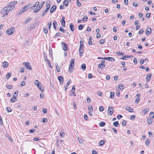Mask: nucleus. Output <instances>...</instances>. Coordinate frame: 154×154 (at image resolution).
<instances>
[{
  "label": "nucleus",
  "mask_w": 154,
  "mask_h": 154,
  "mask_svg": "<svg viewBox=\"0 0 154 154\" xmlns=\"http://www.w3.org/2000/svg\"><path fill=\"white\" fill-rule=\"evenodd\" d=\"M23 65L25 68L29 70H31L32 69L30 63L29 62H24L23 63Z\"/></svg>",
  "instance_id": "f257e3e1"
},
{
  "label": "nucleus",
  "mask_w": 154,
  "mask_h": 154,
  "mask_svg": "<svg viewBox=\"0 0 154 154\" xmlns=\"http://www.w3.org/2000/svg\"><path fill=\"white\" fill-rule=\"evenodd\" d=\"M14 32V28L8 29L6 31V33L8 35H11L13 34Z\"/></svg>",
  "instance_id": "f03ea898"
},
{
  "label": "nucleus",
  "mask_w": 154,
  "mask_h": 154,
  "mask_svg": "<svg viewBox=\"0 0 154 154\" xmlns=\"http://www.w3.org/2000/svg\"><path fill=\"white\" fill-rule=\"evenodd\" d=\"M17 3V2L16 1H15L14 2H9L8 5H9L8 6L10 7L11 8L12 7V8L14 9V8L15 7V4H16Z\"/></svg>",
  "instance_id": "7ed1b4c3"
},
{
  "label": "nucleus",
  "mask_w": 154,
  "mask_h": 154,
  "mask_svg": "<svg viewBox=\"0 0 154 154\" xmlns=\"http://www.w3.org/2000/svg\"><path fill=\"white\" fill-rule=\"evenodd\" d=\"M45 4V2H42L41 5H40L38 7H37L34 10V12L36 13L38 12L42 8L43 5Z\"/></svg>",
  "instance_id": "20e7f679"
},
{
  "label": "nucleus",
  "mask_w": 154,
  "mask_h": 154,
  "mask_svg": "<svg viewBox=\"0 0 154 154\" xmlns=\"http://www.w3.org/2000/svg\"><path fill=\"white\" fill-rule=\"evenodd\" d=\"M108 112L110 115H112L114 112L113 107H109L108 109Z\"/></svg>",
  "instance_id": "39448f33"
},
{
  "label": "nucleus",
  "mask_w": 154,
  "mask_h": 154,
  "mask_svg": "<svg viewBox=\"0 0 154 154\" xmlns=\"http://www.w3.org/2000/svg\"><path fill=\"white\" fill-rule=\"evenodd\" d=\"M62 44V48L63 50L66 51L68 49L67 45L65 42H61Z\"/></svg>",
  "instance_id": "423d86ee"
},
{
  "label": "nucleus",
  "mask_w": 154,
  "mask_h": 154,
  "mask_svg": "<svg viewBox=\"0 0 154 154\" xmlns=\"http://www.w3.org/2000/svg\"><path fill=\"white\" fill-rule=\"evenodd\" d=\"M31 6V4H29L24 6L23 8V12H25V11H27L28 9H29L30 8V7Z\"/></svg>",
  "instance_id": "0eeeda50"
},
{
  "label": "nucleus",
  "mask_w": 154,
  "mask_h": 154,
  "mask_svg": "<svg viewBox=\"0 0 154 154\" xmlns=\"http://www.w3.org/2000/svg\"><path fill=\"white\" fill-rule=\"evenodd\" d=\"M103 59L107 60L109 61L113 62L115 60V59L112 57H103Z\"/></svg>",
  "instance_id": "6e6552de"
},
{
  "label": "nucleus",
  "mask_w": 154,
  "mask_h": 154,
  "mask_svg": "<svg viewBox=\"0 0 154 154\" xmlns=\"http://www.w3.org/2000/svg\"><path fill=\"white\" fill-rule=\"evenodd\" d=\"M58 79L60 82V84L61 85H63V77L60 76L58 77Z\"/></svg>",
  "instance_id": "1a4fd4ad"
},
{
  "label": "nucleus",
  "mask_w": 154,
  "mask_h": 154,
  "mask_svg": "<svg viewBox=\"0 0 154 154\" xmlns=\"http://www.w3.org/2000/svg\"><path fill=\"white\" fill-rule=\"evenodd\" d=\"M34 83L37 86L38 88L42 86V84L38 81L37 80H35V81Z\"/></svg>",
  "instance_id": "9d476101"
},
{
  "label": "nucleus",
  "mask_w": 154,
  "mask_h": 154,
  "mask_svg": "<svg viewBox=\"0 0 154 154\" xmlns=\"http://www.w3.org/2000/svg\"><path fill=\"white\" fill-rule=\"evenodd\" d=\"M6 8V7H5L2 8L0 11V13L1 14H3L6 13H8V11H7Z\"/></svg>",
  "instance_id": "9b49d317"
},
{
  "label": "nucleus",
  "mask_w": 154,
  "mask_h": 154,
  "mask_svg": "<svg viewBox=\"0 0 154 154\" xmlns=\"http://www.w3.org/2000/svg\"><path fill=\"white\" fill-rule=\"evenodd\" d=\"M71 0H65L63 3V5H65V6L67 7L68 5V3Z\"/></svg>",
  "instance_id": "f8f14e48"
},
{
  "label": "nucleus",
  "mask_w": 154,
  "mask_h": 154,
  "mask_svg": "<svg viewBox=\"0 0 154 154\" xmlns=\"http://www.w3.org/2000/svg\"><path fill=\"white\" fill-rule=\"evenodd\" d=\"M57 7L55 5H54L51 7L50 10V13H53L56 9Z\"/></svg>",
  "instance_id": "ddd939ff"
},
{
  "label": "nucleus",
  "mask_w": 154,
  "mask_h": 154,
  "mask_svg": "<svg viewBox=\"0 0 154 154\" xmlns=\"http://www.w3.org/2000/svg\"><path fill=\"white\" fill-rule=\"evenodd\" d=\"M151 33V29L150 27L148 28L146 31V35H148L149 34Z\"/></svg>",
  "instance_id": "4468645a"
},
{
  "label": "nucleus",
  "mask_w": 154,
  "mask_h": 154,
  "mask_svg": "<svg viewBox=\"0 0 154 154\" xmlns=\"http://www.w3.org/2000/svg\"><path fill=\"white\" fill-rule=\"evenodd\" d=\"M125 109L131 112H133L134 111L133 109H132L131 107L128 106H126Z\"/></svg>",
  "instance_id": "2eb2a0df"
},
{
  "label": "nucleus",
  "mask_w": 154,
  "mask_h": 154,
  "mask_svg": "<svg viewBox=\"0 0 154 154\" xmlns=\"http://www.w3.org/2000/svg\"><path fill=\"white\" fill-rule=\"evenodd\" d=\"M46 9H47V10H49V8H50L51 5H50V2H47L46 3Z\"/></svg>",
  "instance_id": "dca6fc26"
},
{
  "label": "nucleus",
  "mask_w": 154,
  "mask_h": 154,
  "mask_svg": "<svg viewBox=\"0 0 154 154\" xmlns=\"http://www.w3.org/2000/svg\"><path fill=\"white\" fill-rule=\"evenodd\" d=\"M65 17H63L62 18V25L63 27H64L65 25V22L64 20Z\"/></svg>",
  "instance_id": "f3484780"
},
{
  "label": "nucleus",
  "mask_w": 154,
  "mask_h": 154,
  "mask_svg": "<svg viewBox=\"0 0 154 154\" xmlns=\"http://www.w3.org/2000/svg\"><path fill=\"white\" fill-rule=\"evenodd\" d=\"M53 25L54 29L55 30H56V28H57V22L55 21H54V22H53Z\"/></svg>",
  "instance_id": "a211bd4d"
},
{
  "label": "nucleus",
  "mask_w": 154,
  "mask_h": 154,
  "mask_svg": "<svg viewBox=\"0 0 154 154\" xmlns=\"http://www.w3.org/2000/svg\"><path fill=\"white\" fill-rule=\"evenodd\" d=\"M74 65L70 64L69 66V71L70 72H72V69H73Z\"/></svg>",
  "instance_id": "6ab92c4d"
},
{
  "label": "nucleus",
  "mask_w": 154,
  "mask_h": 154,
  "mask_svg": "<svg viewBox=\"0 0 154 154\" xmlns=\"http://www.w3.org/2000/svg\"><path fill=\"white\" fill-rule=\"evenodd\" d=\"M151 74H149L147 75L146 76V81H148V82L149 81L150 79L151 78Z\"/></svg>",
  "instance_id": "aec40b11"
},
{
  "label": "nucleus",
  "mask_w": 154,
  "mask_h": 154,
  "mask_svg": "<svg viewBox=\"0 0 154 154\" xmlns=\"http://www.w3.org/2000/svg\"><path fill=\"white\" fill-rule=\"evenodd\" d=\"M105 141L104 140H102L100 141L98 143V145L100 146H102L105 143Z\"/></svg>",
  "instance_id": "412c9836"
},
{
  "label": "nucleus",
  "mask_w": 154,
  "mask_h": 154,
  "mask_svg": "<svg viewBox=\"0 0 154 154\" xmlns=\"http://www.w3.org/2000/svg\"><path fill=\"white\" fill-rule=\"evenodd\" d=\"M105 66V64L100 63L98 65V67L101 69H103Z\"/></svg>",
  "instance_id": "4be33fe9"
},
{
  "label": "nucleus",
  "mask_w": 154,
  "mask_h": 154,
  "mask_svg": "<svg viewBox=\"0 0 154 154\" xmlns=\"http://www.w3.org/2000/svg\"><path fill=\"white\" fill-rule=\"evenodd\" d=\"M79 54L80 56H82L83 53V50L82 49L79 48Z\"/></svg>",
  "instance_id": "5701e85b"
},
{
  "label": "nucleus",
  "mask_w": 154,
  "mask_h": 154,
  "mask_svg": "<svg viewBox=\"0 0 154 154\" xmlns=\"http://www.w3.org/2000/svg\"><path fill=\"white\" fill-rule=\"evenodd\" d=\"M7 9V11H8V13L10 11H12L13 9V8H12V7L11 8L10 7H9V6H7L6 7Z\"/></svg>",
  "instance_id": "b1692460"
},
{
  "label": "nucleus",
  "mask_w": 154,
  "mask_h": 154,
  "mask_svg": "<svg viewBox=\"0 0 154 154\" xmlns=\"http://www.w3.org/2000/svg\"><path fill=\"white\" fill-rule=\"evenodd\" d=\"M31 20V18H28L26 19V20L24 23H23V24H24V25L26 24L27 23H29L30 20Z\"/></svg>",
  "instance_id": "393cba45"
},
{
  "label": "nucleus",
  "mask_w": 154,
  "mask_h": 154,
  "mask_svg": "<svg viewBox=\"0 0 154 154\" xmlns=\"http://www.w3.org/2000/svg\"><path fill=\"white\" fill-rule=\"evenodd\" d=\"M80 47L79 48H82L84 47L83 45V42L82 41H80Z\"/></svg>",
  "instance_id": "a878e982"
},
{
  "label": "nucleus",
  "mask_w": 154,
  "mask_h": 154,
  "mask_svg": "<svg viewBox=\"0 0 154 154\" xmlns=\"http://www.w3.org/2000/svg\"><path fill=\"white\" fill-rule=\"evenodd\" d=\"M8 66V63L6 61L4 62L3 63V66L4 67H6Z\"/></svg>",
  "instance_id": "bb28decb"
},
{
  "label": "nucleus",
  "mask_w": 154,
  "mask_h": 154,
  "mask_svg": "<svg viewBox=\"0 0 154 154\" xmlns=\"http://www.w3.org/2000/svg\"><path fill=\"white\" fill-rule=\"evenodd\" d=\"M114 93L113 92H111L110 93V97L111 98L113 99L114 98Z\"/></svg>",
  "instance_id": "cd10ccee"
},
{
  "label": "nucleus",
  "mask_w": 154,
  "mask_h": 154,
  "mask_svg": "<svg viewBox=\"0 0 154 154\" xmlns=\"http://www.w3.org/2000/svg\"><path fill=\"white\" fill-rule=\"evenodd\" d=\"M11 73L10 72H9L5 76V78L7 79H8L11 76Z\"/></svg>",
  "instance_id": "c85d7f7f"
},
{
  "label": "nucleus",
  "mask_w": 154,
  "mask_h": 154,
  "mask_svg": "<svg viewBox=\"0 0 154 154\" xmlns=\"http://www.w3.org/2000/svg\"><path fill=\"white\" fill-rule=\"evenodd\" d=\"M16 97H13L11 100V101L12 103H13L14 102H16L17 100L15 98Z\"/></svg>",
  "instance_id": "c756f323"
},
{
  "label": "nucleus",
  "mask_w": 154,
  "mask_h": 154,
  "mask_svg": "<svg viewBox=\"0 0 154 154\" xmlns=\"http://www.w3.org/2000/svg\"><path fill=\"white\" fill-rule=\"evenodd\" d=\"M43 31L45 34H47L48 33V29L46 27H43Z\"/></svg>",
  "instance_id": "7c9ffc66"
},
{
  "label": "nucleus",
  "mask_w": 154,
  "mask_h": 154,
  "mask_svg": "<svg viewBox=\"0 0 154 154\" xmlns=\"http://www.w3.org/2000/svg\"><path fill=\"white\" fill-rule=\"evenodd\" d=\"M48 10L45 9V11L43 12L42 14V16L43 17L47 12Z\"/></svg>",
  "instance_id": "2f4dec72"
},
{
  "label": "nucleus",
  "mask_w": 154,
  "mask_h": 154,
  "mask_svg": "<svg viewBox=\"0 0 154 154\" xmlns=\"http://www.w3.org/2000/svg\"><path fill=\"white\" fill-rule=\"evenodd\" d=\"M69 27L72 31H73L74 30V26L73 24H70L69 26Z\"/></svg>",
  "instance_id": "473e14b6"
},
{
  "label": "nucleus",
  "mask_w": 154,
  "mask_h": 154,
  "mask_svg": "<svg viewBox=\"0 0 154 154\" xmlns=\"http://www.w3.org/2000/svg\"><path fill=\"white\" fill-rule=\"evenodd\" d=\"M113 125L116 127H117L119 125V123L118 121L115 122L113 123Z\"/></svg>",
  "instance_id": "72a5a7b5"
},
{
  "label": "nucleus",
  "mask_w": 154,
  "mask_h": 154,
  "mask_svg": "<svg viewBox=\"0 0 154 154\" xmlns=\"http://www.w3.org/2000/svg\"><path fill=\"white\" fill-rule=\"evenodd\" d=\"M105 125V123L104 122H100L99 124V125L101 127H103Z\"/></svg>",
  "instance_id": "f704fd0d"
},
{
  "label": "nucleus",
  "mask_w": 154,
  "mask_h": 154,
  "mask_svg": "<svg viewBox=\"0 0 154 154\" xmlns=\"http://www.w3.org/2000/svg\"><path fill=\"white\" fill-rule=\"evenodd\" d=\"M84 26V25H82V24L78 26L79 29V30H82L83 29V28Z\"/></svg>",
  "instance_id": "c9c22d12"
},
{
  "label": "nucleus",
  "mask_w": 154,
  "mask_h": 154,
  "mask_svg": "<svg viewBox=\"0 0 154 154\" xmlns=\"http://www.w3.org/2000/svg\"><path fill=\"white\" fill-rule=\"evenodd\" d=\"M149 116L150 117H151L152 119L154 118V112H151L149 114Z\"/></svg>",
  "instance_id": "e433bc0d"
},
{
  "label": "nucleus",
  "mask_w": 154,
  "mask_h": 154,
  "mask_svg": "<svg viewBox=\"0 0 154 154\" xmlns=\"http://www.w3.org/2000/svg\"><path fill=\"white\" fill-rule=\"evenodd\" d=\"M34 26L33 24H31V25L30 26H29V27H28L27 29L28 30H30L31 29H34Z\"/></svg>",
  "instance_id": "4c0bfd02"
},
{
  "label": "nucleus",
  "mask_w": 154,
  "mask_h": 154,
  "mask_svg": "<svg viewBox=\"0 0 154 154\" xmlns=\"http://www.w3.org/2000/svg\"><path fill=\"white\" fill-rule=\"evenodd\" d=\"M86 68V65L84 63L81 66V68H82V69L84 70Z\"/></svg>",
  "instance_id": "58836bf2"
},
{
  "label": "nucleus",
  "mask_w": 154,
  "mask_h": 154,
  "mask_svg": "<svg viewBox=\"0 0 154 154\" xmlns=\"http://www.w3.org/2000/svg\"><path fill=\"white\" fill-rule=\"evenodd\" d=\"M56 69L57 70L58 72H60V69L58 65L57 64H56Z\"/></svg>",
  "instance_id": "ea45409f"
},
{
  "label": "nucleus",
  "mask_w": 154,
  "mask_h": 154,
  "mask_svg": "<svg viewBox=\"0 0 154 154\" xmlns=\"http://www.w3.org/2000/svg\"><path fill=\"white\" fill-rule=\"evenodd\" d=\"M48 64V66L51 67V68H52V67L51 65V63L49 60H47V62H46Z\"/></svg>",
  "instance_id": "a19ab883"
},
{
  "label": "nucleus",
  "mask_w": 154,
  "mask_h": 154,
  "mask_svg": "<svg viewBox=\"0 0 154 154\" xmlns=\"http://www.w3.org/2000/svg\"><path fill=\"white\" fill-rule=\"evenodd\" d=\"M12 88L13 86L12 85H8L6 87V88H8V89H11Z\"/></svg>",
  "instance_id": "79ce46f5"
},
{
  "label": "nucleus",
  "mask_w": 154,
  "mask_h": 154,
  "mask_svg": "<svg viewBox=\"0 0 154 154\" xmlns=\"http://www.w3.org/2000/svg\"><path fill=\"white\" fill-rule=\"evenodd\" d=\"M147 122L148 123L149 125L151 124L152 123V119H147Z\"/></svg>",
  "instance_id": "37998d69"
},
{
  "label": "nucleus",
  "mask_w": 154,
  "mask_h": 154,
  "mask_svg": "<svg viewBox=\"0 0 154 154\" xmlns=\"http://www.w3.org/2000/svg\"><path fill=\"white\" fill-rule=\"evenodd\" d=\"M145 143L146 146L149 145V139H147L146 140Z\"/></svg>",
  "instance_id": "c03bdc74"
},
{
  "label": "nucleus",
  "mask_w": 154,
  "mask_h": 154,
  "mask_svg": "<svg viewBox=\"0 0 154 154\" xmlns=\"http://www.w3.org/2000/svg\"><path fill=\"white\" fill-rule=\"evenodd\" d=\"M149 110L148 108L145 109L143 111V113H144V114H145L147 113V112Z\"/></svg>",
  "instance_id": "a18cd8bd"
},
{
  "label": "nucleus",
  "mask_w": 154,
  "mask_h": 154,
  "mask_svg": "<svg viewBox=\"0 0 154 154\" xmlns=\"http://www.w3.org/2000/svg\"><path fill=\"white\" fill-rule=\"evenodd\" d=\"M116 54L117 55H123L124 54V53L122 52H121L119 51H117L116 52Z\"/></svg>",
  "instance_id": "49530a36"
},
{
  "label": "nucleus",
  "mask_w": 154,
  "mask_h": 154,
  "mask_svg": "<svg viewBox=\"0 0 154 154\" xmlns=\"http://www.w3.org/2000/svg\"><path fill=\"white\" fill-rule=\"evenodd\" d=\"M7 138H8V139H9V141L10 142H13V140L11 138V137L9 135H7Z\"/></svg>",
  "instance_id": "de8ad7c7"
},
{
  "label": "nucleus",
  "mask_w": 154,
  "mask_h": 154,
  "mask_svg": "<svg viewBox=\"0 0 154 154\" xmlns=\"http://www.w3.org/2000/svg\"><path fill=\"white\" fill-rule=\"evenodd\" d=\"M88 18V16L87 15H85L82 18V20L83 21H85L87 20Z\"/></svg>",
  "instance_id": "09e8293b"
},
{
  "label": "nucleus",
  "mask_w": 154,
  "mask_h": 154,
  "mask_svg": "<svg viewBox=\"0 0 154 154\" xmlns=\"http://www.w3.org/2000/svg\"><path fill=\"white\" fill-rule=\"evenodd\" d=\"M105 39H101L100 40V44H102L104 43Z\"/></svg>",
  "instance_id": "8fccbe9b"
},
{
  "label": "nucleus",
  "mask_w": 154,
  "mask_h": 154,
  "mask_svg": "<svg viewBox=\"0 0 154 154\" xmlns=\"http://www.w3.org/2000/svg\"><path fill=\"white\" fill-rule=\"evenodd\" d=\"M74 60L73 59H71L70 61V64H73L74 65Z\"/></svg>",
  "instance_id": "3c124183"
},
{
  "label": "nucleus",
  "mask_w": 154,
  "mask_h": 154,
  "mask_svg": "<svg viewBox=\"0 0 154 154\" xmlns=\"http://www.w3.org/2000/svg\"><path fill=\"white\" fill-rule=\"evenodd\" d=\"M99 110L100 111H102L104 110V108L103 106H100L99 107Z\"/></svg>",
  "instance_id": "603ef678"
},
{
  "label": "nucleus",
  "mask_w": 154,
  "mask_h": 154,
  "mask_svg": "<svg viewBox=\"0 0 154 154\" xmlns=\"http://www.w3.org/2000/svg\"><path fill=\"white\" fill-rule=\"evenodd\" d=\"M88 110L90 111H91L93 110L92 107L91 106H88Z\"/></svg>",
  "instance_id": "864d4df0"
},
{
  "label": "nucleus",
  "mask_w": 154,
  "mask_h": 154,
  "mask_svg": "<svg viewBox=\"0 0 154 154\" xmlns=\"http://www.w3.org/2000/svg\"><path fill=\"white\" fill-rule=\"evenodd\" d=\"M48 28L49 30L51 28V22L50 23H48Z\"/></svg>",
  "instance_id": "5fc2aeb1"
},
{
  "label": "nucleus",
  "mask_w": 154,
  "mask_h": 154,
  "mask_svg": "<svg viewBox=\"0 0 154 154\" xmlns=\"http://www.w3.org/2000/svg\"><path fill=\"white\" fill-rule=\"evenodd\" d=\"M44 59L45 60V62H47V60H48L47 59V56L44 53Z\"/></svg>",
  "instance_id": "6e6d98bb"
},
{
  "label": "nucleus",
  "mask_w": 154,
  "mask_h": 154,
  "mask_svg": "<svg viewBox=\"0 0 154 154\" xmlns=\"http://www.w3.org/2000/svg\"><path fill=\"white\" fill-rule=\"evenodd\" d=\"M93 77V75L91 73H89L88 75V78L91 79Z\"/></svg>",
  "instance_id": "4d7b16f0"
},
{
  "label": "nucleus",
  "mask_w": 154,
  "mask_h": 154,
  "mask_svg": "<svg viewBox=\"0 0 154 154\" xmlns=\"http://www.w3.org/2000/svg\"><path fill=\"white\" fill-rule=\"evenodd\" d=\"M70 82H71V80H68L66 85V87H68L69 86V85L70 83Z\"/></svg>",
  "instance_id": "13d9d810"
},
{
  "label": "nucleus",
  "mask_w": 154,
  "mask_h": 154,
  "mask_svg": "<svg viewBox=\"0 0 154 154\" xmlns=\"http://www.w3.org/2000/svg\"><path fill=\"white\" fill-rule=\"evenodd\" d=\"M78 140L80 143H82L83 142L82 140L80 138H78Z\"/></svg>",
  "instance_id": "bf43d9fd"
},
{
  "label": "nucleus",
  "mask_w": 154,
  "mask_h": 154,
  "mask_svg": "<svg viewBox=\"0 0 154 154\" xmlns=\"http://www.w3.org/2000/svg\"><path fill=\"white\" fill-rule=\"evenodd\" d=\"M6 110L8 112H10L11 111V109L9 107H7L6 108Z\"/></svg>",
  "instance_id": "052dcab7"
},
{
  "label": "nucleus",
  "mask_w": 154,
  "mask_h": 154,
  "mask_svg": "<svg viewBox=\"0 0 154 154\" xmlns=\"http://www.w3.org/2000/svg\"><path fill=\"white\" fill-rule=\"evenodd\" d=\"M60 32L56 33L55 35L54 36V38H56L57 36H59L60 35Z\"/></svg>",
  "instance_id": "680f3d73"
},
{
  "label": "nucleus",
  "mask_w": 154,
  "mask_h": 154,
  "mask_svg": "<svg viewBox=\"0 0 154 154\" xmlns=\"http://www.w3.org/2000/svg\"><path fill=\"white\" fill-rule=\"evenodd\" d=\"M119 87L121 89H122L124 88V85H123L120 84L119 85Z\"/></svg>",
  "instance_id": "e2e57ef3"
},
{
  "label": "nucleus",
  "mask_w": 154,
  "mask_h": 154,
  "mask_svg": "<svg viewBox=\"0 0 154 154\" xmlns=\"http://www.w3.org/2000/svg\"><path fill=\"white\" fill-rule=\"evenodd\" d=\"M138 5L137 2H134L133 3V5L135 7H137Z\"/></svg>",
  "instance_id": "0e129e2a"
},
{
  "label": "nucleus",
  "mask_w": 154,
  "mask_h": 154,
  "mask_svg": "<svg viewBox=\"0 0 154 154\" xmlns=\"http://www.w3.org/2000/svg\"><path fill=\"white\" fill-rule=\"evenodd\" d=\"M144 62V60L143 59H141L140 61V63L141 65L143 64Z\"/></svg>",
  "instance_id": "69168bd1"
},
{
  "label": "nucleus",
  "mask_w": 154,
  "mask_h": 154,
  "mask_svg": "<svg viewBox=\"0 0 154 154\" xmlns=\"http://www.w3.org/2000/svg\"><path fill=\"white\" fill-rule=\"evenodd\" d=\"M59 30L61 31L62 32H64V29H63V28L62 27H61L60 29H59Z\"/></svg>",
  "instance_id": "338daca9"
},
{
  "label": "nucleus",
  "mask_w": 154,
  "mask_h": 154,
  "mask_svg": "<svg viewBox=\"0 0 154 154\" xmlns=\"http://www.w3.org/2000/svg\"><path fill=\"white\" fill-rule=\"evenodd\" d=\"M18 91H16L14 93V97H16L18 95Z\"/></svg>",
  "instance_id": "774afa93"
}]
</instances>
